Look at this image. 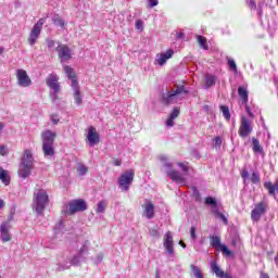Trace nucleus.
Here are the masks:
<instances>
[{
  "label": "nucleus",
  "instance_id": "nucleus-13",
  "mask_svg": "<svg viewBox=\"0 0 278 278\" xmlns=\"http://www.w3.org/2000/svg\"><path fill=\"white\" fill-rule=\"evenodd\" d=\"M46 84L48 86V88H50L51 90H53L54 92V99L56 98L55 94L60 93V83H58V76H55L54 74H50L48 76V78L46 79Z\"/></svg>",
  "mask_w": 278,
  "mask_h": 278
},
{
  "label": "nucleus",
  "instance_id": "nucleus-8",
  "mask_svg": "<svg viewBox=\"0 0 278 278\" xmlns=\"http://www.w3.org/2000/svg\"><path fill=\"white\" fill-rule=\"evenodd\" d=\"M55 51L61 62H68V60L73 58V50H71V48L64 43H59Z\"/></svg>",
  "mask_w": 278,
  "mask_h": 278
},
{
  "label": "nucleus",
  "instance_id": "nucleus-5",
  "mask_svg": "<svg viewBox=\"0 0 278 278\" xmlns=\"http://www.w3.org/2000/svg\"><path fill=\"white\" fill-rule=\"evenodd\" d=\"M134 177H136V172L134 169L124 172L118 178L119 188L127 192L129 190V186L134 184Z\"/></svg>",
  "mask_w": 278,
  "mask_h": 278
},
{
  "label": "nucleus",
  "instance_id": "nucleus-48",
  "mask_svg": "<svg viewBox=\"0 0 278 278\" xmlns=\"http://www.w3.org/2000/svg\"><path fill=\"white\" fill-rule=\"evenodd\" d=\"M245 112L250 116V118H254L253 112H251V106L245 104Z\"/></svg>",
  "mask_w": 278,
  "mask_h": 278
},
{
  "label": "nucleus",
  "instance_id": "nucleus-18",
  "mask_svg": "<svg viewBox=\"0 0 278 278\" xmlns=\"http://www.w3.org/2000/svg\"><path fill=\"white\" fill-rule=\"evenodd\" d=\"M42 144H53L55 142V132L51 130H45L41 134Z\"/></svg>",
  "mask_w": 278,
  "mask_h": 278
},
{
  "label": "nucleus",
  "instance_id": "nucleus-49",
  "mask_svg": "<svg viewBox=\"0 0 278 278\" xmlns=\"http://www.w3.org/2000/svg\"><path fill=\"white\" fill-rule=\"evenodd\" d=\"M160 1L157 0H149V8H155V5H159Z\"/></svg>",
  "mask_w": 278,
  "mask_h": 278
},
{
  "label": "nucleus",
  "instance_id": "nucleus-16",
  "mask_svg": "<svg viewBox=\"0 0 278 278\" xmlns=\"http://www.w3.org/2000/svg\"><path fill=\"white\" fill-rule=\"evenodd\" d=\"M211 270L214 275H216L217 278H233L231 275L223 271L216 261L211 263Z\"/></svg>",
  "mask_w": 278,
  "mask_h": 278
},
{
  "label": "nucleus",
  "instance_id": "nucleus-32",
  "mask_svg": "<svg viewBox=\"0 0 278 278\" xmlns=\"http://www.w3.org/2000/svg\"><path fill=\"white\" fill-rule=\"evenodd\" d=\"M220 112L226 121H231V113L229 112V106L222 105Z\"/></svg>",
  "mask_w": 278,
  "mask_h": 278
},
{
  "label": "nucleus",
  "instance_id": "nucleus-33",
  "mask_svg": "<svg viewBox=\"0 0 278 278\" xmlns=\"http://www.w3.org/2000/svg\"><path fill=\"white\" fill-rule=\"evenodd\" d=\"M52 23L53 25H56V27H64V20H62L60 15H54L52 17Z\"/></svg>",
  "mask_w": 278,
  "mask_h": 278
},
{
  "label": "nucleus",
  "instance_id": "nucleus-46",
  "mask_svg": "<svg viewBox=\"0 0 278 278\" xmlns=\"http://www.w3.org/2000/svg\"><path fill=\"white\" fill-rule=\"evenodd\" d=\"M248 3L251 10H257V3H255V0H248Z\"/></svg>",
  "mask_w": 278,
  "mask_h": 278
},
{
  "label": "nucleus",
  "instance_id": "nucleus-11",
  "mask_svg": "<svg viewBox=\"0 0 278 278\" xmlns=\"http://www.w3.org/2000/svg\"><path fill=\"white\" fill-rule=\"evenodd\" d=\"M251 131H253V127H251V122H249V119L244 116L241 117V125L239 128V136L241 138H247V136H249V134H251Z\"/></svg>",
  "mask_w": 278,
  "mask_h": 278
},
{
  "label": "nucleus",
  "instance_id": "nucleus-2",
  "mask_svg": "<svg viewBox=\"0 0 278 278\" xmlns=\"http://www.w3.org/2000/svg\"><path fill=\"white\" fill-rule=\"evenodd\" d=\"M188 89L184 85H178L176 90L163 93L162 101L165 105H173V103H177L181 94H188Z\"/></svg>",
  "mask_w": 278,
  "mask_h": 278
},
{
  "label": "nucleus",
  "instance_id": "nucleus-37",
  "mask_svg": "<svg viewBox=\"0 0 278 278\" xmlns=\"http://www.w3.org/2000/svg\"><path fill=\"white\" fill-rule=\"evenodd\" d=\"M77 170H78V175L84 176V175H86V173H88V167L80 164L78 166Z\"/></svg>",
  "mask_w": 278,
  "mask_h": 278
},
{
  "label": "nucleus",
  "instance_id": "nucleus-52",
  "mask_svg": "<svg viewBox=\"0 0 278 278\" xmlns=\"http://www.w3.org/2000/svg\"><path fill=\"white\" fill-rule=\"evenodd\" d=\"M178 166L184 170V173H188V166H186V164L184 163H178Z\"/></svg>",
  "mask_w": 278,
  "mask_h": 278
},
{
  "label": "nucleus",
  "instance_id": "nucleus-23",
  "mask_svg": "<svg viewBox=\"0 0 278 278\" xmlns=\"http://www.w3.org/2000/svg\"><path fill=\"white\" fill-rule=\"evenodd\" d=\"M40 28H38V26H33V29L30 31L29 38H28V42L29 45L34 46L36 45V40H38V37L40 36Z\"/></svg>",
  "mask_w": 278,
  "mask_h": 278
},
{
  "label": "nucleus",
  "instance_id": "nucleus-30",
  "mask_svg": "<svg viewBox=\"0 0 278 278\" xmlns=\"http://www.w3.org/2000/svg\"><path fill=\"white\" fill-rule=\"evenodd\" d=\"M216 85V76L212 74H207L205 78V86L206 88H212V86Z\"/></svg>",
  "mask_w": 278,
  "mask_h": 278
},
{
  "label": "nucleus",
  "instance_id": "nucleus-56",
  "mask_svg": "<svg viewBox=\"0 0 278 278\" xmlns=\"http://www.w3.org/2000/svg\"><path fill=\"white\" fill-rule=\"evenodd\" d=\"M113 164H114V166H121L122 162H121V160L115 159V160L113 161Z\"/></svg>",
  "mask_w": 278,
  "mask_h": 278
},
{
  "label": "nucleus",
  "instance_id": "nucleus-62",
  "mask_svg": "<svg viewBox=\"0 0 278 278\" xmlns=\"http://www.w3.org/2000/svg\"><path fill=\"white\" fill-rule=\"evenodd\" d=\"M179 245L182 247V249H186V243L184 241H179Z\"/></svg>",
  "mask_w": 278,
  "mask_h": 278
},
{
  "label": "nucleus",
  "instance_id": "nucleus-51",
  "mask_svg": "<svg viewBox=\"0 0 278 278\" xmlns=\"http://www.w3.org/2000/svg\"><path fill=\"white\" fill-rule=\"evenodd\" d=\"M51 121H52L53 125H58V123H60V118H58V115H52Z\"/></svg>",
  "mask_w": 278,
  "mask_h": 278
},
{
  "label": "nucleus",
  "instance_id": "nucleus-26",
  "mask_svg": "<svg viewBox=\"0 0 278 278\" xmlns=\"http://www.w3.org/2000/svg\"><path fill=\"white\" fill-rule=\"evenodd\" d=\"M42 152L45 157H53L55 155L53 144H42Z\"/></svg>",
  "mask_w": 278,
  "mask_h": 278
},
{
  "label": "nucleus",
  "instance_id": "nucleus-64",
  "mask_svg": "<svg viewBox=\"0 0 278 278\" xmlns=\"http://www.w3.org/2000/svg\"><path fill=\"white\" fill-rule=\"evenodd\" d=\"M154 278H160V270H156V274H155Z\"/></svg>",
  "mask_w": 278,
  "mask_h": 278
},
{
  "label": "nucleus",
  "instance_id": "nucleus-21",
  "mask_svg": "<svg viewBox=\"0 0 278 278\" xmlns=\"http://www.w3.org/2000/svg\"><path fill=\"white\" fill-rule=\"evenodd\" d=\"M144 214L146 217L151 220L155 216V205L151 203V201H147L144 204Z\"/></svg>",
  "mask_w": 278,
  "mask_h": 278
},
{
  "label": "nucleus",
  "instance_id": "nucleus-12",
  "mask_svg": "<svg viewBox=\"0 0 278 278\" xmlns=\"http://www.w3.org/2000/svg\"><path fill=\"white\" fill-rule=\"evenodd\" d=\"M264 214H266V204L264 202H260L251 212V218L252 220L257 222L262 216H264Z\"/></svg>",
  "mask_w": 278,
  "mask_h": 278
},
{
  "label": "nucleus",
  "instance_id": "nucleus-54",
  "mask_svg": "<svg viewBox=\"0 0 278 278\" xmlns=\"http://www.w3.org/2000/svg\"><path fill=\"white\" fill-rule=\"evenodd\" d=\"M263 5H264L263 2L258 3V16H262V14H264V11L262 10Z\"/></svg>",
  "mask_w": 278,
  "mask_h": 278
},
{
  "label": "nucleus",
  "instance_id": "nucleus-39",
  "mask_svg": "<svg viewBox=\"0 0 278 278\" xmlns=\"http://www.w3.org/2000/svg\"><path fill=\"white\" fill-rule=\"evenodd\" d=\"M14 214H16V208H15V207H13V208L11 210V213H10V215L8 216V220H5V222H3V223H9V225H10V222H11V220H14Z\"/></svg>",
  "mask_w": 278,
  "mask_h": 278
},
{
  "label": "nucleus",
  "instance_id": "nucleus-14",
  "mask_svg": "<svg viewBox=\"0 0 278 278\" xmlns=\"http://www.w3.org/2000/svg\"><path fill=\"white\" fill-rule=\"evenodd\" d=\"M10 229H12V225L9 222L2 223L0 226V240L3 242H10L12 240V235H10Z\"/></svg>",
  "mask_w": 278,
  "mask_h": 278
},
{
  "label": "nucleus",
  "instance_id": "nucleus-19",
  "mask_svg": "<svg viewBox=\"0 0 278 278\" xmlns=\"http://www.w3.org/2000/svg\"><path fill=\"white\" fill-rule=\"evenodd\" d=\"M64 72L66 73L68 79L72 81L71 86H79V81H77V75L75 74V71L68 66H64Z\"/></svg>",
  "mask_w": 278,
  "mask_h": 278
},
{
  "label": "nucleus",
  "instance_id": "nucleus-7",
  "mask_svg": "<svg viewBox=\"0 0 278 278\" xmlns=\"http://www.w3.org/2000/svg\"><path fill=\"white\" fill-rule=\"evenodd\" d=\"M163 247L169 257L175 256V240L173 239V232L167 231L163 238Z\"/></svg>",
  "mask_w": 278,
  "mask_h": 278
},
{
  "label": "nucleus",
  "instance_id": "nucleus-47",
  "mask_svg": "<svg viewBox=\"0 0 278 278\" xmlns=\"http://www.w3.org/2000/svg\"><path fill=\"white\" fill-rule=\"evenodd\" d=\"M48 49H53L55 47V40H47Z\"/></svg>",
  "mask_w": 278,
  "mask_h": 278
},
{
  "label": "nucleus",
  "instance_id": "nucleus-61",
  "mask_svg": "<svg viewBox=\"0 0 278 278\" xmlns=\"http://www.w3.org/2000/svg\"><path fill=\"white\" fill-rule=\"evenodd\" d=\"M177 38H178V39L184 38V33H178V34H177Z\"/></svg>",
  "mask_w": 278,
  "mask_h": 278
},
{
  "label": "nucleus",
  "instance_id": "nucleus-20",
  "mask_svg": "<svg viewBox=\"0 0 278 278\" xmlns=\"http://www.w3.org/2000/svg\"><path fill=\"white\" fill-rule=\"evenodd\" d=\"M86 244H90V242H85V245H83L80 249L79 254L72 258L71 266H78L79 262H81V255H86V253H88V248Z\"/></svg>",
  "mask_w": 278,
  "mask_h": 278
},
{
  "label": "nucleus",
  "instance_id": "nucleus-60",
  "mask_svg": "<svg viewBox=\"0 0 278 278\" xmlns=\"http://www.w3.org/2000/svg\"><path fill=\"white\" fill-rule=\"evenodd\" d=\"M66 268H70V266H59V270H66Z\"/></svg>",
  "mask_w": 278,
  "mask_h": 278
},
{
  "label": "nucleus",
  "instance_id": "nucleus-38",
  "mask_svg": "<svg viewBox=\"0 0 278 278\" xmlns=\"http://www.w3.org/2000/svg\"><path fill=\"white\" fill-rule=\"evenodd\" d=\"M205 203H206V205H212V207H213L214 205L217 204L216 198L207 197V198L205 199Z\"/></svg>",
  "mask_w": 278,
  "mask_h": 278
},
{
  "label": "nucleus",
  "instance_id": "nucleus-42",
  "mask_svg": "<svg viewBox=\"0 0 278 278\" xmlns=\"http://www.w3.org/2000/svg\"><path fill=\"white\" fill-rule=\"evenodd\" d=\"M190 236L192 240H197V228L194 226L190 228Z\"/></svg>",
  "mask_w": 278,
  "mask_h": 278
},
{
  "label": "nucleus",
  "instance_id": "nucleus-53",
  "mask_svg": "<svg viewBox=\"0 0 278 278\" xmlns=\"http://www.w3.org/2000/svg\"><path fill=\"white\" fill-rule=\"evenodd\" d=\"M8 150H5V146H0V155H7Z\"/></svg>",
  "mask_w": 278,
  "mask_h": 278
},
{
  "label": "nucleus",
  "instance_id": "nucleus-27",
  "mask_svg": "<svg viewBox=\"0 0 278 278\" xmlns=\"http://www.w3.org/2000/svg\"><path fill=\"white\" fill-rule=\"evenodd\" d=\"M238 92L239 97L242 99V103L247 105V103H249V91H247L244 87H239Z\"/></svg>",
  "mask_w": 278,
  "mask_h": 278
},
{
  "label": "nucleus",
  "instance_id": "nucleus-1",
  "mask_svg": "<svg viewBox=\"0 0 278 278\" xmlns=\"http://www.w3.org/2000/svg\"><path fill=\"white\" fill-rule=\"evenodd\" d=\"M31 170H34V154H31V150H25L20 163L18 177L27 179L31 175Z\"/></svg>",
  "mask_w": 278,
  "mask_h": 278
},
{
  "label": "nucleus",
  "instance_id": "nucleus-57",
  "mask_svg": "<svg viewBox=\"0 0 278 278\" xmlns=\"http://www.w3.org/2000/svg\"><path fill=\"white\" fill-rule=\"evenodd\" d=\"M97 260H98V263L103 262V253L98 254Z\"/></svg>",
  "mask_w": 278,
  "mask_h": 278
},
{
  "label": "nucleus",
  "instance_id": "nucleus-31",
  "mask_svg": "<svg viewBox=\"0 0 278 278\" xmlns=\"http://www.w3.org/2000/svg\"><path fill=\"white\" fill-rule=\"evenodd\" d=\"M198 42L201 47V49H204L207 51L210 49V46H207V39L201 35L198 36Z\"/></svg>",
  "mask_w": 278,
  "mask_h": 278
},
{
  "label": "nucleus",
  "instance_id": "nucleus-10",
  "mask_svg": "<svg viewBox=\"0 0 278 278\" xmlns=\"http://www.w3.org/2000/svg\"><path fill=\"white\" fill-rule=\"evenodd\" d=\"M16 79L18 86H21L22 88H27L31 86V78H29V75H27V72L25 70L16 71Z\"/></svg>",
  "mask_w": 278,
  "mask_h": 278
},
{
  "label": "nucleus",
  "instance_id": "nucleus-28",
  "mask_svg": "<svg viewBox=\"0 0 278 278\" xmlns=\"http://www.w3.org/2000/svg\"><path fill=\"white\" fill-rule=\"evenodd\" d=\"M252 150L254 153H264V148L260 144V140L255 137L252 138Z\"/></svg>",
  "mask_w": 278,
  "mask_h": 278
},
{
  "label": "nucleus",
  "instance_id": "nucleus-6",
  "mask_svg": "<svg viewBox=\"0 0 278 278\" xmlns=\"http://www.w3.org/2000/svg\"><path fill=\"white\" fill-rule=\"evenodd\" d=\"M88 210V204L86 201L78 199L73 200L68 203V211L67 214L73 215L77 214V212H86Z\"/></svg>",
  "mask_w": 278,
  "mask_h": 278
},
{
  "label": "nucleus",
  "instance_id": "nucleus-63",
  "mask_svg": "<svg viewBox=\"0 0 278 278\" xmlns=\"http://www.w3.org/2000/svg\"><path fill=\"white\" fill-rule=\"evenodd\" d=\"M3 51H5V49L3 47H0V55H3Z\"/></svg>",
  "mask_w": 278,
  "mask_h": 278
},
{
  "label": "nucleus",
  "instance_id": "nucleus-50",
  "mask_svg": "<svg viewBox=\"0 0 278 278\" xmlns=\"http://www.w3.org/2000/svg\"><path fill=\"white\" fill-rule=\"evenodd\" d=\"M142 25H143L142 21H141V20H138V21L136 22V29H140V30L142 31Z\"/></svg>",
  "mask_w": 278,
  "mask_h": 278
},
{
  "label": "nucleus",
  "instance_id": "nucleus-41",
  "mask_svg": "<svg viewBox=\"0 0 278 278\" xmlns=\"http://www.w3.org/2000/svg\"><path fill=\"white\" fill-rule=\"evenodd\" d=\"M45 25V18H40L34 27H37V29H40L42 31V26Z\"/></svg>",
  "mask_w": 278,
  "mask_h": 278
},
{
  "label": "nucleus",
  "instance_id": "nucleus-25",
  "mask_svg": "<svg viewBox=\"0 0 278 278\" xmlns=\"http://www.w3.org/2000/svg\"><path fill=\"white\" fill-rule=\"evenodd\" d=\"M74 91V101L76 105H81L83 99H81V91L79 90V85H75L72 87Z\"/></svg>",
  "mask_w": 278,
  "mask_h": 278
},
{
  "label": "nucleus",
  "instance_id": "nucleus-29",
  "mask_svg": "<svg viewBox=\"0 0 278 278\" xmlns=\"http://www.w3.org/2000/svg\"><path fill=\"white\" fill-rule=\"evenodd\" d=\"M0 179L4 186H10V176H8V170L0 167Z\"/></svg>",
  "mask_w": 278,
  "mask_h": 278
},
{
  "label": "nucleus",
  "instance_id": "nucleus-58",
  "mask_svg": "<svg viewBox=\"0 0 278 278\" xmlns=\"http://www.w3.org/2000/svg\"><path fill=\"white\" fill-rule=\"evenodd\" d=\"M260 278H270V276H268V274L262 271Z\"/></svg>",
  "mask_w": 278,
  "mask_h": 278
},
{
  "label": "nucleus",
  "instance_id": "nucleus-36",
  "mask_svg": "<svg viewBox=\"0 0 278 278\" xmlns=\"http://www.w3.org/2000/svg\"><path fill=\"white\" fill-rule=\"evenodd\" d=\"M252 184H260V174L257 172H253L251 176Z\"/></svg>",
  "mask_w": 278,
  "mask_h": 278
},
{
  "label": "nucleus",
  "instance_id": "nucleus-17",
  "mask_svg": "<svg viewBox=\"0 0 278 278\" xmlns=\"http://www.w3.org/2000/svg\"><path fill=\"white\" fill-rule=\"evenodd\" d=\"M174 54H175V51L167 50L166 53L157 54L155 61L160 66H164V64H166V61L170 60V58H173Z\"/></svg>",
  "mask_w": 278,
  "mask_h": 278
},
{
  "label": "nucleus",
  "instance_id": "nucleus-59",
  "mask_svg": "<svg viewBox=\"0 0 278 278\" xmlns=\"http://www.w3.org/2000/svg\"><path fill=\"white\" fill-rule=\"evenodd\" d=\"M4 206H5V202L3 200H0V210H3Z\"/></svg>",
  "mask_w": 278,
  "mask_h": 278
},
{
  "label": "nucleus",
  "instance_id": "nucleus-22",
  "mask_svg": "<svg viewBox=\"0 0 278 278\" xmlns=\"http://www.w3.org/2000/svg\"><path fill=\"white\" fill-rule=\"evenodd\" d=\"M264 188L266 190H268V194L270 197H275V193L277 192L278 194V180H276L275 184L270 182V181H267L264 184Z\"/></svg>",
  "mask_w": 278,
  "mask_h": 278
},
{
  "label": "nucleus",
  "instance_id": "nucleus-9",
  "mask_svg": "<svg viewBox=\"0 0 278 278\" xmlns=\"http://www.w3.org/2000/svg\"><path fill=\"white\" fill-rule=\"evenodd\" d=\"M210 240L211 247H213V249H219V251H222V253H224V255H227L228 257L229 255H231V250L227 248V245L220 243V237L210 236Z\"/></svg>",
  "mask_w": 278,
  "mask_h": 278
},
{
  "label": "nucleus",
  "instance_id": "nucleus-44",
  "mask_svg": "<svg viewBox=\"0 0 278 278\" xmlns=\"http://www.w3.org/2000/svg\"><path fill=\"white\" fill-rule=\"evenodd\" d=\"M214 142L215 147L220 149V146L223 144V139H220V137H215Z\"/></svg>",
  "mask_w": 278,
  "mask_h": 278
},
{
  "label": "nucleus",
  "instance_id": "nucleus-34",
  "mask_svg": "<svg viewBox=\"0 0 278 278\" xmlns=\"http://www.w3.org/2000/svg\"><path fill=\"white\" fill-rule=\"evenodd\" d=\"M105 207H106L105 202H103V201L99 202L98 206H97V210H96L97 214L105 213Z\"/></svg>",
  "mask_w": 278,
  "mask_h": 278
},
{
  "label": "nucleus",
  "instance_id": "nucleus-45",
  "mask_svg": "<svg viewBox=\"0 0 278 278\" xmlns=\"http://www.w3.org/2000/svg\"><path fill=\"white\" fill-rule=\"evenodd\" d=\"M216 216H217V218H220V220H223V223H224L225 225H228L229 220L225 217V214L219 213V214L216 215Z\"/></svg>",
  "mask_w": 278,
  "mask_h": 278
},
{
  "label": "nucleus",
  "instance_id": "nucleus-35",
  "mask_svg": "<svg viewBox=\"0 0 278 278\" xmlns=\"http://www.w3.org/2000/svg\"><path fill=\"white\" fill-rule=\"evenodd\" d=\"M228 66L233 71V73H238V65L233 59H228Z\"/></svg>",
  "mask_w": 278,
  "mask_h": 278
},
{
  "label": "nucleus",
  "instance_id": "nucleus-55",
  "mask_svg": "<svg viewBox=\"0 0 278 278\" xmlns=\"http://www.w3.org/2000/svg\"><path fill=\"white\" fill-rule=\"evenodd\" d=\"M241 177H242L243 179H247V177H249V172L243 170V172L241 173Z\"/></svg>",
  "mask_w": 278,
  "mask_h": 278
},
{
  "label": "nucleus",
  "instance_id": "nucleus-24",
  "mask_svg": "<svg viewBox=\"0 0 278 278\" xmlns=\"http://www.w3.org/2000/svg\"><path fill=\"white\" fill-rule=\"evenodd\" d=\"M178 116H179V109L174 108L169 117L166 121V127H173L175 125V118H177Z\"/></svg>",
  "mask_w": 278,
  "mask_h": 278
},
{
  "label": "nucleus",
  "instance_id": "nucleus-15",
  "mask_svg": "<svg viewBox=\"0 0 278 278\" xmlns=\"http://www.w3.org/2000/svg\"><path fill=\"white\" fill-rule=\"evenodd\" d=\"M87 140L90 147H94V144H99V132H97V128L93 126L89 127Z\"/></svg>",
  "mask_w": 278,
  "mask_h": 278
},
{
  "label": "nucleus",
  "instance_id": "nucleus-40",
  "mask_svg": "<svg viewBox=\"0 0 278 278\" xmlns=\"http://www.w3.org/2000/svg\"><path fill=\"white\" fill-rule=\"evenodd\" d=\"M149 232L153 238H160V231H157V228H151Z\"/></svg>",
  "mask_w": 278,
  "mask_h": 278
},
{
  "label": "nucleus",
  "instance_id": "nucleus-4",
  "mask_svg": "<svg viewBox=\"0 0 278 278\" xmlns=\"http://www.w3.org/2000/svg\"><path fill=\"white\" fill-rule=\"evenodd\" d=\"M161 162H163V166L166 169V175L172 179V181H176V184H186V178H184V175L173 168V163L168 162V159L166 156H161Z\"/></svg>",
  "mask_w": 278,
  "mask_h": 278
},
{
  "label": "nucleus",
  "instance_id": "nucleus-43",
  "mask_svg": "<svg viewBox=\"0 0 278 278\" xmlns=\"http://www.w3.org/2000/svg\"><path fill=\"white\" fill-rule=\"evenodd\" d=\"M211 212L214 214V216H217L220 213L218 211V203L212 206Z\"/></svg>",
  "mask_w": 278,
  "mask_h": 278
},
{
  "label": "nucleus",
  "instance_id": "nucleus-3",
  "mask_svg": "<svg viewBox=\"0 0 278 278\" xmlns=\"http://www.w3.org/2000/svg\"><path fill=\"white\" fill-rule=\"evenodd\" d=\"M34 203L36 205V212L39 216H42L45 214V210L47 207V204L49 203V194H47V191L40 189L37 191V193L34 194Z\"/></svg>",
  "mask_w": 278,
  "mask_h": 278
}]
</instances>
